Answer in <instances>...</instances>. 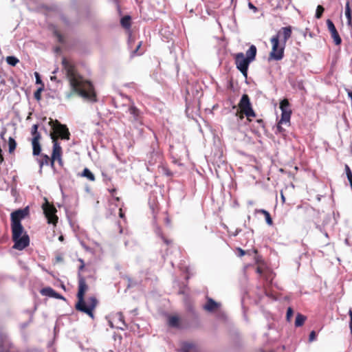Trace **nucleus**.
<instances>
[{"mask_svg":"<svg viewBox=\"0 0 352 352\" xmlns=\"http://www.w3.org/2000/svg\"><path fill=\"white\" fill-rule=\"evenodd\" d=\"M62 64L73 91L87 101L95 102L96 96L91 82L80 76L73 64L65 58H63Z\"/></svg>","mask_w":352,"mask_h":352,"instance_id":"f257e3e1","label":"nucleus"},{"mask_svg":"<svg viewBox=\"0 0 352 352\" xmlns=\"http://www.w3.org/2000/svg\"><path fill=\"white\" fill-rule=\"evenodd\" d=\"M52 128L54 130V133H52L51 139L53 142V150L52 154L51 159V165L53 166L54 161L57 160L60 164H62V148L60 144L58 142L57 138L55 134L58 135L62 139L69 140L70 133L69 132L68 129L65 125L61 124L57 120L55 122L52 121L51 122Z\"/></svg>","mask_w":352,"mask_h":352,"instance_id":"f03ea898","label":"nucleus"},{"mask_svg":"<svg viewBox=\"0 0 352 352\" xmlns=\"http://www.w3.org/2000/svg\"><path fill=\"white\" fill-rule=\"evenodd\" d=\"M87 289V285L84 278L80 276L78 280V292L77 294L78 302L76 305L77 310L84 312L94 318L93 310L97 305V300L95 297H90L87 302L84 300V295Z\"/></svg>","mask_w":352,"mask_h":352,"instance_id":"7ed1b4c3","label":"nucleus"},{"mask_svg":"<svg viewBox=\"0 0 352 352\" xmlns=\"http://www.w3.org/2000/svg\"><path fill=\"white\" fill-rule=\"evenodd\" d=\"M272 43V50L270 53L269 58L270 60H280L284 56V50L285 45L276 38L272 37L270 39Z\"/></svg>","mask_w":352,"mask_h":352,"instance_id":"20e7f679","label":"nucleus"},{"mask_svg":"<svg viewBox=\"0 0 352 352\" xmlns=\"http://www.w3.org/2000/svg\"><path fill=\"white\" fill-rule=\"evenodd\" d=\"M251 62H250L245 56L244 54L242 52L238 53L235 56V64L236 68L241 72V74L245 78L248 76V69L249 65Z\"/></svg>","mask_w":352,"mask_h":352,"instance_id":"39448f33","label":"nucleus"},{"mask_svg":"<svg viewBox=\"0 0 352 352\" xmlns=\"http://www.w3.org/2000/svg\"><path fill=\"white\" fill-rule=\"evenodd\" d=\"M239 107L241 111L249 118L250 117H255V113L252 108L251 103L248 95L244 94L242 96Z\"/></svg>","mask_w":352,"mask_h":352,"instance_id":"423d86ee","label":"nucleus"},{"mask_svg":"<svg viewBox=\"0 0 352 352\" xmlns=\"http://www.w3.org/2000/svg\"><path fill=\"white\" fill-rule=\"evenodd\" d=\"M280 109L281 110V118L279 124H289L292 111L289 109V104L287 100L284 99L280 102Z\"/></svg>","mask_w":352,"mask_h":352,"instance_id":"0eeeda50","label":"nucleus"},{"mask_svg":"<svg viewBox=\"0 0 352 352\" xmlns=\"http://www.w3.org/2000/svg\"><path fill=\"white\" fill-rule=\"evenodd\" d=\"M43 212L47 219L48 223L56 224L57 217L55 214L56 209L45 199V202L42 206Z\"/></svg>","mask_w":352,"mask_h":352,"instance_id":"6e6552de","label":"nucleus"},{"mask_svg":"<svg viewBox=\"0 0 352 352\" xmlns=\"http://www.w3.org/2000/svg\"><path fill=\"white\" fill-rule=\"evenodd\" d=\"M292 36V28L290 26L283 27L280 28L273 38H276L280 42L286 45L287 41Z\"/></svg>","mask_w":352,"mask_h":352,"instance_id":"1a4fd4ad","label":"nucleus"},{"mask_svg":"<svg viewBox=\"0 0 352 352\" xmlns=\"http://www.w3.org/2000/svg\"><path fill=\"white\" fill-rule=\"evenodd\" d=\"M29 210L28 208L17 210L11 213V224H21V221L28 214Z\"/></svg>","mask_w":352,"mask_h":352,"instance_id":"9d476101","label":"nucleus"},{"mask_svg":"<svg viewBox=\"0 0 352 352\" xmlns=\"http://www.w3.org/2000/svg\"><path fill=\"white\" fill-rule=\"evenodd\" d=\"M14 242L13 248L22 250L29 245L30 239L28 235L25 232L23 236L17 239H13Z\"/></svg>","mask_w":352,"mask_h":352,"instance_id":"9b49d317","label":"nucleus"},{"mask_svg":"<svg viewBox=\"0 0 352 352\" xmlns=\"http://www.w3.org/2000/svg\"><path fill=\"white\" fill-rule=\"evenodd\" d=\"M127 113L129 114L130 120L135 123L142 124V116L140 111L133 104L128 108Z\"/></svg>","mask_w":352,"mask_h":352,"instance_id":"f8f14e48","label":"nucleus"},{"mask_svg":"<svg viewBox=\"0 0 352 352\" xmlns=\"http://www.w3.org/2000/svg\"><path fill=\"white\" fill-rule=\"evenodd\" d=\"M327 25L328 30L331 32V37L333 38L334 43L336 45H340L342 42L341 38L340 37L338 32L336 30V28L330 19H327Z\"/></svg>","mask_w":352,"mask_h":352,"instance_id":"ddd939ff","label":"nucleus"},{"mask_svg":"<svg viewBox=\"0 0 352 352\" xmlns=\"http://www.w3.org/2000/svg\"><path fill=\"white\" fill-rule=\"evenodd\" d=\"M220 307L221 304L214 301L211 298H208L206 303L203 306V308L208 312H213L219 309Z\"/></svg>","mask_w":352,"mask_h":352,"instance_id":"4468645a","label":"nucleus"},{"mask_svg":"<svg viewBox=\"0 0 352 352\" xmlns=\"http://www.w3.org/2000/svg\"><path fill=\"white\" fill-rule=\"evenodd\" d=\"M11 228L12 232V239H17L19 236H23L24 229L21 224H11Z\"/></svg>","mask_w":352,"mask_h":352,"instance_id":"2eb2a0df","label":"nucleus"},{"mask_svg":"<svg viewBox=\"0 0 352 352\" xmlns=\"http://www.w3.org/2000/svg\"><path fill=\"white\" fill-rule=\"evenodd\" d=\"M41 138V135H37L36 137H33L32 140V148H33V155H38L41 151V147L39 143V140Z\"/></svg>","mask_w":352,"mask_h":352,"instance_id":"dca6fc26","label":"nucleus"},{"mask_svg":"<svg viewBox=\"0 0 352 352\" xmlns=\"http://www.w3.org/2000/svg\"><path fill=\"white\" fill-rule=\"evenodd\" d=\"M256 54V47L255 45H252L246 52L245 58L250 62H252L255 59Z\"/></svg>","mask_w":352,"mask_h":352,"instance_id":"f3484780","label":"nucleus"},{"mask_svg":"<svg viewBox=\"0 0 352 352\" xmlns=\"http://www.w3.org/2000/svg\"><path fill=\"white\" fill-rule=\"evenodd\" d=\"M112 316H113V320L116 322H115L116 324H119V325L123 327L124 329L126 327V324L124 321L123 316H122V313H120V312L116 313L114 315H113Z\"/></svg>","mask_w":352,"mask_h":352,"instance_id":"a211bd4d","label":"nucleus"},{"mask_svg":"<svg viewBox=\"0 0 352 352\" xmlns=\"http://www.w3.org/2000/svg\"><path fill=\"white\" fill-rule=\"evenodd\" d=\"M50 161L51 162V160L50 159L48 155L42 154L41 155L40 159L38 160L40 166V169L41 170L42 167L44 165H48Z\"/></svg>","mask_w":352,"mask_h":352,"instance_id":"6ab92c4d","label":"nucleus"},{"mask_svg":"<svg viewBox=\"0 0 352 352\" xmlns=\"http://www.w3.org/2000/svg\"><path fill=\"white\" fill-rule=\"evenodd\" d=\"M345 15L347 19V25L349 26L352 25V19H351V10L349 7V3L347 2L345 7Z\"/></svg>","mask_w":352,"mask_h":352,"instance_id":"aec40b11","label":"nucleus"},{"mask_svg":"<svg viewBox=\"0 0 352 352\" xmlns=\"http://www.w3.org/2000/svg\"><path fill=\"white\" fill-rule=\"evenodd\" d=\"M121 25L126 29H129L131 27V16L129 15L124 16L121 19Z\"/></svg>","mask_w":352,"mask_h":352,"instance_id":"412c9836","label":"nucleus"},{"mask_svg":"<svg viewBox=\"0 0 352 352\" xmlns=\"http://www.w3.org/2000/svg\"><path fill=\"white\" fill-rule=\"evenodd\" d=\"M81 176L87 177L89 180L92 182L95 180L94 175L87 168H84Z\"/></svg>","mask_w":352,"mask_h":352,"instance_id":"4be33fe9","label":"nucleus"},{"mask_svg":"<svg viewBox=\"0 0 352 352\" xmlns=\"http://www.w3.org/2000/svg\"><path fill=\"white\" fill-rule=\"evenodd\" d=\"M256 212H261V213L263 214L265 217L266 223L270 226L272 225V219L270 217V213L267 210H265L264 209H261V210H256Z\"/></svg>","mask_w":352,"mask_h":352,"instance_id":"5701e85b","label":"nucleus"},{"mask_svg":"<svg viewBox=\"0 0 352 352\" xmlns=\"http://www.w3.org/2000/svg\"><path fill=\"white\" fill-rule=\"evenodd\" d=\"M41 293L42 295L49 297H52L53 296L55 295V291L52 288L49 287L42 289Z\"/></svg>","mask_w":352,"mask_h":352,"instance_id":"b1692460","label":"nucleus"},{"mask_svg":"<svg viewBox=\"0 0 352 352\" xmlns=\"http://www.w3.org/2000/svg\"><path fill=\"white\" fill-rule=\"evenodd\" d=\"M306 320V317L300 314H298L296 317L295 325L296 327L302 326Z\"/></svg>","mask_w":352,"mask_h":352,"instance_id":"393cba45","label":"nucleus"},{"mask_svg":"<svg viewBox=\"0 0 352 352\" xmlns=\"http://www.w3.org/2000/svg\"><path fill=\"white\" fill-rule=\"evenodd\" d=\"M195 348V345L190 342H184L182 346V352H190Z\"/></svg>","mask_w":352,"mask_h":352,"instance_id":"a878e982","label":"nucleus"},{"mask_svg":"<svg viewBox=\"0 0 352 352\" xmlns=\"http://www.w3.org/2000/svg\"><path fill=\"white\" fill-rule=\"evenodd\" d=\"M168 324L170 327H177L179 326V318L177 316H171L168 318Z\"/></svg>","mask_w":352,"mask_h":352,"instance_id":"bb28decb","label":"nucleus"},{"mask_svg":"<svg viewBox=\"0 0 352 352\" xmlns=\"http://www.w3.org/2000/svg\"><path fill=\"white\" fill-rule=\"evenodd\" d=\"M6 61L8 65L11 66H15L19 63V59L16 58L15 56H8L6 58Z\"/></svg>","mask_w":352,"mask_h":352,"instance_id":"cd10ccee","label":"nucleus"},{"mask_svg":"<svg viewBox=\"0 0 352 352\" xmlns=\"http://www.w3.org/2000/svg\"><path fill=\"white\" fill-rule=\"evenodd\" d=\"M8 146H9V152L12 153L15 150L16 146V143L14 138H12L11 137L9 138Z\"/></svg>","mask_w":352,"mask_h":352,"instance_id":"c85d7f7f","label":"nucleus"},{"mask_svg":"<svg viewBox=\"0 0 352 352\" xmlns=\"http://www.w3.org/2000/svg\"><path fill=\"white\" fill-rule=\"evenodd\" d=\"M115 321L113 320V316H111L109 319V326L111 327V328H117V329H124V327L119 325V324H115Z\"/></svg>","mask_w":352,"mask_h":352,"instance_id":"c756f323","label":"nucleus"},{"mask_svg":"<svg viewBox=\"0 0 352 352\" xmlns=\"http://www.w3.org/2000/svg\"><path fill=\"white\" fill-rule=\"evenodd\" d=\"M324 12V8L322 6H318L316 12V17L320 19Z\"/></svg>","mask_w":352,"mask_h":352,"instance_id":"7c9ffc66","label":"nucleus"},{"mask_svg":"<svg viewBox=\"0 0 352 352\" xmlns=\"http://www.w3.org/2000/svg\"><path fill=\"white\" fill-rule=\"evenodd\" d=\"M43 89L42 88H39L38 89L34 94V98L36 100H41V93Z\"/></svg>","mask_w":352,"mask_h":352,"instance_id":"2f4dec72","label":"nucleus"},{"mask_svg":"<svg viewBox=\"0 0 352 352\" xmlns=\"http://www.w3.org/2000/svg\"><path fill=\"white\" fill-rule=\"evenodd\" d=\"M38 126L36 124H34L32 129V134L33 137H36L37 135H41L38 132Z\"/></svg>","mask_w":352,"mask_h":352,"instance_id":"473e14b6","label":"nucleus"},{"mask_svg":"<svg viewBox=\"0 0 352 352\" xmlns=\"http://www.w3.org/2000/svg\"><path fill=\"white\" fill-rule=\"evenodd\" d=\"M142 45V42H140L138 45L136 46L135 49L133 51L132 54L133 55H140L142 52H138V50H140V47Z\"/></svg>","mask_w":352,"mask_h":352,"instance_id":"72a5a7b5","label":"nucleus"},{"mask_svg":"<svg viewBox=\"0 0 352 352\" xmlns=\"http://www.w3.org/2000/svg\"><path fill=\"white\" fill-rule=\"evenodd\" d=\"M344 169H345V173H346V177H351V176H352V172H351L349 166L347 164H345Z\"/></svg>","mask_w":352,"mask_h":352,"instance_id":"f704fd0d","label":"nucleus"},{"mask_svg":"<svg viewBox=\"0 0 352 352\" xmlns=\"http://www.w3.org/2000/svg\"><path fill=\"white\" fill-rule=\"evenodd\" d=\"M293 310L291 307H289L287 311V318L288 320H290V318L293 316Z\"/></svg>","mask_w":352,"mask_h":352,"instance_id":"c9c22d12","label":"nucleus"},{"mask_svg":"<svg viewBox=\"0 0 352 352\" xmlns=\"http://www.w3.org/2000/svg\"><path fill=\"white\" fill-rule=\"evenodd\" d=\"M316 333L314 331H312L310 334H309V342H313L314 340H315L316 339Z\"/></svg>","mask_w":352,"mask_h":352,"instance_id":"e433bc0d","label":"nucleus"},{"mask_svg":"<svg viewBox=\"0 0 352 352\" xmlns=\"http://www.w3.org/2000/svg\"><path fill=\"white\" fill-rule=\"evenodd\" d=\"M34 75H35V77H36V84H40V83H41V82H42V81H41V78H40V76H39L38 73L35 72V73H34Z\"/></svg>","mask_w":352,"mask_h":352,"instance_id":"4c0bfd02","label":"nucleus"},{"mask_svg":"<svg viewBox=\"0 0 352 352\" xmlns=\"http://www.w3.org/2000/svg\"><path fill=\"white\" fill-rule=\"evenodd\" d=\"M52 298H57V299H63V300H65V298L61 296L60 294L56 293L55 292V295L52 296Z\"/></svg>","mask_w":352,"mask_h":352,"instance_id":"58836bf2","label":"nucleus"},{"mask_svg":"<svg viewBox=\"0 0 352 352\" xmlns=\"http://www.w3.org/2000/svg\"><path fill=\"white\" fill-rule=\"evenodd\" d=\"M237 250L239 252V256H243V255H245V252L243 250H242L241 248H238Z\"/></svg>","mask_w":352,"mask_h":352,"instance_id":"ea45409f","label":"nucleus"},{"mask_svg":"<svg viewBox=\"0 0 352 352\" xmlns=\"http://www.w3.org/2000/svg\"><path fill=\"white\" fill-rule=\"evenodd\" d=\"M248 7H249L250 9L253 10H254V12H256V11L257 10V8H256V7H255L252 3H249V4H248Z\"/></svg>","mask_w":352,"mask_h":352,"instance_id":"a19ab883","label":"nucleus"},{"mask_svg":"<svg viewBox=\"0 0 352 352\" xmlns=\"http://www.w3.org/2000/svg\"><path fill=\"white\" fill-rule=\"evenodd\" d=\"M162 170H163L164 173L165 175H168V176H169V175H171L170 172L168 169H166V168H162Z\"/></svg>","mask_w":352,"mask_h":352,"instance_id":"79ce46f5","label":"nucleus"},{"mask_svg":"<svg viewBox=\"0 0 352 352\" xmlns=\"http://www.w3.org/2000/svg\"><path fill=\"white\" fill-rule=\"evenodd\" d=\"M173 162L175 164H177L178 166H182V164L180 163L177 160H176L175 158H173Z\"/></svg>","mask_w":352,"mask_h":352,"instance_id":"37998d69","label":"nucleus"},{"mask_svg":"<svg viewBox=\"0 0 352 352\" xmlns=\"http://www.w3.org/2000/svg\"><path fill=\"white\" fill-rule=\"evenodd\" d=\"M119 216L121 218H124V213L122 212V210L121 208L120 209Z\"/></svg>","mask_w":352,"mask_h":352,"instance_id":"c03bdc74","label":"nucleus"},{"mask_svg":"<svg viewBox=\"0 0 352 352\" xmlns=\"http://www.w3.org/2000/svg\"><path fill=\"white\" fill-rule=\"evenodd\" d=\"M281 124H279V123H278V126H277V129H278L280 132V131H282V129H282V126H281Z\"/></svg>","mask_w":352,"mask_h":352,"instance_id":"a18cd8bd","label":"nucleus"},{"mask_svg":"<svg viewBox=\"0 0 352 352\" xmlns=\"http://www.w3.org/2000/svg\"><path fill=\"white\" fill-rule=\"evenodd\" d=\"M349 315L350 316V322H352V310L351 309L349 310Z\"/></svg>","mask_w":352,"mask_h":352,"instance_id":"49530a36","label":"nucleus"},{"mask_svg":"<svg viewBox=\"0 0 352 352\" xmlns=\"http://www.w3.org/2000/svg\"><path fill=\"white\" fill-rule=\"evenodd\" d=\"M50 80H51L52 81H56V77L55 76H52L50 77Z\"/></svg>","mask_w":352,"mask_h":352,"instance_id":"de8ad7c7","label":"nucleus"},{"mask_svg":"<svg viewBox=\"0 0 352 352\" xmlns=\"http://www.w3.org/2000/svg\"><path fill=\"white\" fill-rule=\"evenodd\" d=\"M349 98L352 100V91H348L347 93Z\"/></svg>","mask_w":352,"mask_h":352,"instance_id":"09e8293b","label":"nucleus"},{"mask_svg":"<svg viewBox=\"0 0 352 352\" xmlns=\"http://www.w3.org/2000/svg\"><path fill=\"white\" fill-rule=\"evenodd\" d=\"M5 133H6V131H2V132L1 133L0 136H1V138L2 139H3V136H4Z\"/></svg>","mask_w":352,"mask_h":352,"instance_id":"8fccbe9b","label":"nucleus"},{"mask_svg":"<svg viewBox=\"0 0 352 352\" xmlns=\"http://www.w3.org/2000/svg\"><path fill=\"white\" fill-rule=\"evenodd\" d=\"M349 182V184H352V176H351V177H347Z\"/></svg>","mask_w":352,"mask_h":352,"instance_id":"3c124183","label":"nucleus"},{"mask_svg":"<svg viewBox=\"0 0 352 352\" xmlns=\"http://www.w3.org/2000/svg\"><path fill=\"white\" fill-rule=\"evenodd\" d=\"M281 199H282L283 202H285V197H284L283 193H281Z\"/></svg>","mask_w":352,"mask_h":352,"instance_id":"603ef678","label":"nucleus"},{"mask_svg":"<svg viewBox=\"0 0 352 352\" xmlns=\"http://www.w3.org/2000/svg\"><path fill=\"white\" fill-rule=\"evenodd\" d=\"M256 272H257V273H258V274H261V273H262V271H261V268H260V267H258V268H257Z\"/></svg>","mask_w":352,"mask_h":352,"instance_id":"864d4df0","label":"nucleus"},{"mask_svg":"<svg viewBox=\"0 0 352 352\" xmlns=\"http://www.w3.org/2000/svg\"><path fill=\"white\" fill-rule=\"evenodd\" d=\"M80 262L83 263L82 260L80 259ZM84 267V264H82V265L80 267V270H82Z\"/></svg>","mask_w":352,"mask_h":352,"instance_id":"5fc2aeb1","label":"nucleus"},{"mask_svg":"<svg viewBox=\"0 0 352 352\" xmlns=\"http://www.w3.org/2000/svg\"><path fill=\"white\" fill-rule=\"evenodd\" d=\"M129 43H131L132 41V38H131V34L129 35Z\"/></svg>","mask_w":352,"mask_h":352,"instance_id":"6e6d98bb","label":"nucleus"},{"mask_svg":"<svg viewBox=\"0 0 352 352\" xmlns=\"http://www.w3.org/2000/svg\"><path fill=\"white\" fill-rule=\"evenodd\" d=\"M239 234V231L236 230V232H234V233L233 234L234 236H236L237 234Z\"/></svg>","mask_w":352,"mask_h":352,"instance_id":"4d7b16f0","label":"nucleus"},{"mask_svg":"<svg viewBox=\"0 0 352 352\" xmlns=\"http://www.w3.org/2000/svg\"><path fill=\"white\" fill-rule=\"evenodd\" d=\"M82 245L86 250H89V248L87 246H85L84 244Z\"/></svg>","mask_w":352,"mask_h":352,"instance_id":"13d9d810","label":"nucleus"},{"mask_svg":"<svg viewBox=\"0 0 352 352\" xmlns=\"http://www.w3.org/2000/svg\"><path fill=\"white\" fill-rule=\"evenodd\" d=\"M58 239H59L60 241H63V236H59V238H58Z\"/></svg>","mask_w":352,"mask_h":352,"instance_id":"bf43d9fd","label":"nucleus"},{"mask_svg":"<svg viewBox=\"0 0 352 352\" xmlns=\"http://www.w3.org/2000/svg\"><path fill=\"white\" fill-rule=\"evenodd\" d=\"M57 71H58V69H56L52 72V74H56V73L57 72Z\"/></svg>","mask_w":352,"mask_h":352,"instance_id":"052dcab7","label":"nucleus"},{"mask_svg":"<svg viewBox=\"0 0 352 352\" xmlns=\"http://www.w3.org/2000/svg\"><path fill=\"white\" fill-rule=\"evenodd\" d=\"M3 161V157L0 155V163Z\"/></svg>","mask_w":352,"mask_h":352,"instance_id":"680f3d73","label":"nucleus"},{"mask_svg":"<svg viewBox=\"0 0 352 352\" xmlns=\"http://www.w3.org/2000/svg\"><path fill=\"white\" fill-rule=\"evenodd\" d=\"M165 243H166L167 244L168 243V241L167 240H164Z\"/></svg>","mask_w":352,"mask_h":352,"instance_id":"e2e57ef3","label":"nucleus"}]
</instances>
